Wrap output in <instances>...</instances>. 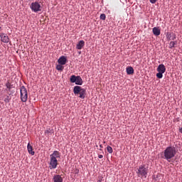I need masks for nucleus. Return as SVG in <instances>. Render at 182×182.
<instances>
[{
	"instance_id": "19",
	"label": "nucleus",
	"mask_w": 182,
	"mask_h": 182,
	"mask_svg": "<svg viewBox=\"0 0 182 182\" xmlns=\"http://www.w3.org/2000/svg\"><path fill=\"white\" fill-rule=\"evenodd\" d=\"M107 151H108V153L112 154V153H113V148H112V146H108L107 147Z\"/></svg>"
},
{
	"instance_id": "9",
	"label": "nucleus",
	"mask_w": 182,
	"mask_h": 182,
	"mask_svg": "<svg viewBox=\"0 0 182 182\" xmlns=\"http://www.w3.org/2000/svg\"><path fill=\"white\" fill-rule=\"evenodd\" d=\"M0 37H1V41H3L4 43H8V42H9V37H8L6 34L2 33L0 34Z\"/></svg>"
},
{
	"instance_id": "16",
	"label": "nucleus",
	"mask_w": 182,
	"mask_h": 182,
	"mask_svg": "<svg viewBox=\"0 0 182 182\" xmlns=\"http://www.w3.org/2000/svg\"><path fill=\"white\" fill-rule=\"evenodd\" d=\"M55 68L57 69V70H60L62 72V70L65 69V67H63V65L58 64L56 65Z\"/></svg>"
},
{
	"instance_id": "23",
	"label": "nucleus",
	"mask_w": 182,
	"mask_h": 182,
	"mask_svg": "<svg viewBox=\"0 0 182 182\" xmlns=\"http://www.w3.org/2000/svg\"><path fill=\"white\" fill-rule=\"evenodd\" d=\"M149 2H151V4H156V2H157V0H149Z\"/></svg>"
},
{
	"instance_id": "8",
	"label": "nucleus",
	"mask_w": 182,
	"mask_h": 182,
	"mask_svg": "<svg viewBox=\"0 0 182 182\" xmlns=\"http://www.w3.org/2000/svg\"><path fill=\"white\" fill-rule=\"evenodd\" d=\"M30 8L33 12H41L42 11V6L38 1L31 3Z\"/></svg>"
},
{
	"instance_id": "22",
	"label": "nucleus",
	"mask_w": 182,
	"mask_h": 182,
	"mask_svg": "<svg viewBox=\"0 0 182 182\" xmlns=\"http://www.w3.org/2000/svg\"><path fill=\"white\" fill-rule=\"evenodd\" d=\"M6 86L7 87V89H9V90H11V82H8L6 84Z\"/></svg>"
},
{
	"instance_id": "15",
	"label": "nucleus",
	"mask_w": 182,
	"mask_h": 182,
	"mask_svg": "<svg viewBox=\"0 0 182 182\" xmlns=\"http://www.w3.org/2000/svg\"><path fill=\"white\" fill-rule=\"evenodd\" d=\"M127 75H133V73H134V70L133 69V67H127Z\"/></svg>"
},
{
	"instance_id": "2",
	"label": "nucleus",
	"mask_w": 182,
	"mask_h": 182,
	"mask_svg": "<svg viewBox=\"0 0 182 182\" xmlns=\"http://www.w3.org/2000/svg\"><path fill=\"white\" fill-rule=\"evenodd\" d=\"M50 168H56L58 167V159H60V153L58 151H55L51 155H50Z\"/></svg>"
},
{
	"instance_id": "24",
	"label": "nucleus",
	"mask_w": 182,
	"mask_h": 182,
	"mask_svg": "<svg viewBox=\"0 0 182 182\" xmlns=\"http://www.w3.org/2000/svg\"><path fill=\"white\" fill-rule=\"evenodd\" d=\"M98 157L99 159H103V155H99Z\"/></svg>"
},
{
	"instance_id": "13",
	"label": "nucleus",
	"mask_w": 182,
	"mask_h": 182,
	"mask_svg": "<svg viewBox=\"0 0 182 182\" xmlns=\"http://www.w3.org/2000/svg\"><path fill=\"white\" fill-rule=\"evenodd\" d=\"M152 32L154 35H155V36H159L161 33V31H160V28H159V27H154L152 29Z\"/></svg>"
},
{
	"instance_id": "10",
	"label": "nucleus",
	"mask_w": 182,
	"mask_h": 182,
	"mask_svg": "<svg viewBox=\"0 0 182 182\" xmlns=\"http://www.w3.org/2000/svg\"><path fill=\"white\" fill-rule=\"evenodd\" d=\"M58 63L59 65H65V63H68V58H66L65 56H61L60 57V59L58 60Z\"/></svg>"
},
{
	"instance_id": "20",
	"label": "nucleus",
	"mask_w": 182,
	"mask_h": 182,
	"mask_svg": "<svg viewBox=\"0 0 182 182\" xmlns=\"http://www.w3.org/2000/svg\"><path fill=\"white\" fill-rule=\"evenodd\" d=\"M100 19H101L102 21H106V14H102L100 16Z\"/></svg>"
},
{
	"instance_id": "7",
	"label": "nucleus",
	"mask_w": 182,
	"mask_h": 182,
	"mask_svg": "<svg viewBox=\"0 0 182 182\" xmlns=\"http://www.w3.org/2000/svg\"><path fill=\"white\" fill-rule=\"evenodd\" d=\"M158 73H156V77L158 79H162L163 78V73L166 72V66L164 64H160L157 69H156Z\"/></svg>"
},
{
	"instance_id": "11",
	"label": "nucleus",
	"mask_w": 182,
	"mask_h": 182,
	"mask_svg": "<svg viewBox=\"0 0 182 182\" xmlns=\"http://www.w3.org/2000/svg\"><path fill=\"white\" fill-rule=\"evenodd\" d=\"M53 180L54 182H63V178L60 175H55Z\"/></svg>"
},
{
	"instance_id": "12",
	"label": "nucleus",
	"mask_w": 182,
	"mask_h": 182,
	"mask_svg": "<svg viewBox=\"0 0 182 182\" xmlns=\"http://www.w3.org/2000/svg\"><path fill=\"white\" fill-rule=\"evenodd\" d=\"M27 149H28L29 154H31V156L35 155V151H33V148L32 147V146L31 145L30 143H28L27 145Z\"/></svg>"
},
{
	"instance_id": "5",
	"label": "nucleus",
	"mask_w": 182,
	"mask_h": 182,
	"mask_svg": "<svg viewBox=\"0 0 182 182\" xmlns=\"http://www.w3.org/2000/svg\"><path fill=\"white\" fill-rule=\"evenodd\" d=\"M20 97L21 102H26L28 100V90L25 86H21L20 88Z\"/></svg>"
},
{
	"instance_id": "6",
	"label": "nucleus",
	"mask_w": 182,
	"mask_h": 182,
	"mask_svg": "<svg viewBox=\"0 0 182 182\" xmlns=\"http://www.w3.org/2000/svg\"><path fill=\"white\" fill-rule=\"evenodd\" d=\"M70 82H71V83H75V85H79L80 86L83 85V80L80 76L71 75Z\"/></svg>"
},
{
	"instance_id": "18",
	"label": "nucleus",
	"mask_w": 182,
	"mask_h": 182,
	"mask_svg": "<svg viewBox=\"0 0 182 182\" xmlns=\"http://www.w3.org/2000/svg\"><path fill=\"white\" fill-rule=\"evenodd\" d=\"M168 38L169 41H174V39H176V35H174V33H171Z\"/></svg>"
},
{
	"instance_id": "3",
	"label": "nucleus",
	"mask_w": 182,
	"mask_h": 182,
	"mask_svg": "<svg viewBox=\"0 0 182 182\" xmlns=\"http://www.w3.org/2000/svg\"><path fill=\"white\" fill-rule=\"evenodd\" d=\"M149 173V168L146 167V165H141L138 171H136V174L138 175V177H141V178H146L147 173Z\"/></svg>"
},
{
	"instance_id": "25",
	"label": "nucleus",
	"mask_w": 182,
	"mask_h": 182,
	"mask_svg": "<svg viewBox=\"0 0 182 182\" xmlns=\"http://www.w3.org/2000/svg\"><path fill=\"white\" fill-rule=\"evenodd\" d=\"M4 102H9V100L5 99V100H4Z\"/></svg>"
},
{
	"instance_id": "17",
	"label": "nucleus",
	"mask_w": 182,
	"mask_h": 182,
	"mask_svg": "<svg viewBox=\"0 0 182 182\" xmlns=\"http://www.w3.org/2000/svg\"><path fill=\"white\" fill-rule=\"evenodd\" d=\"M176 45H177V42L176 41H171L169 43V48L171 49H173V48H174V46H176Z\"/></svg>"
},
{
	"instance_id": "21",
	"label": "nucleus",
	"mask_w": 182,
	"mask_h": 182,
	"mask_svg": "<svg viewBox=\"0 0 182 182\" xmlns=\"http://www.w3.org/2000/svg\"><path fill=\"white\" fill-rule=\"evenodd\" d=\"M50 133H52V129L50 128H48L45 131V134H49Z\"/></svg>"
},
{
	"instance_id": "4",
	"label": "nucleus",
	"mask_w": 182,
	"mask_h": 182,
	"mask_svg": "<svg viewBox=\"0 0 182 182\" xmlns=\"http://www.w3.org/2000/svg\"><path fill=\"white\" fill-rule=\"evenodd\" d=\"M73 93L74 95H80L79 97H80V99H85V97H86V90L82 88L80 86H75Z\"/></svg>"
},
{
	"instance_id": "14",
	"label": "nucleus",
	"mask_w": 182,
	"mask_h": 182,
	"mask_svg": "<svg viewBox=\"0 0 182 182\" xmlns=\"http://www.w3.org/2000/svg\"><path fill=\"white\" fill-rule=\"evenodd\" d=\"M85 46V41L81 40L78 42V43L76 46V49L80 50Z\"/></svg>"
},
{
	"instance_id": "27",
	"label": "nucleus",
	"mask_w": 182,
	"mask_h": 182,
	"mask_svg": "<svg viewBox=\"0 0 182 182\" xmlns=\"http://www.w3.org/2000/svg\"><path fill=\"white\" fill-rule=\"evenodd\" d=\"M100 147L102 149L103 146L102 145H100Z\"/></svg>"
},
{
	"instance_id": "26",
	"label": "nucleus",
	"mask_w": 182,
	"mask_h": 182,
	"mask_svg": "<svg viewBox=\"0 0 182 182\" xmlns=\"http://www.w3.org/2000/svg\"><path fill=\"white\" fill-rule=\"evenodd\" d=\"M180 132H181V133H182V128H181V129H180Z\"/></svg>"
},
{
	"instance_id": "1",
	"label": "nucleus",
	"mask_w": 182,
	"mask_h": 182,
	"mask_svg": "<svg viewBox=\"0 0 182 182\" xmlns=\"http://www.w3.org/2000/svg\"><path fill=\"white\" fill-rule=\"evenodd\" d=\"M176 151L174 146H168L166 149L161 154V159L167 160L168 163L171 161V159L176 156Z\"/></svg>"
}]
</instances>
